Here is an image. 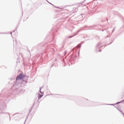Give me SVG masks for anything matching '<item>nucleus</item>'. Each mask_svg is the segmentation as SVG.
Masks as SVG:
<instances>
[{
  "label": "nucleus",
  "mask_w": 124,
  "mask_h": 124,
  "mask_svg": "<svg viewBox=\"0 0 124 124\" xmlns=\"http://www.w3.org/2000/svg\"><path fill=\"white\" fill-rule=\"evenodd\" d=\"M24 78V77L23 76V75L20 74L16 78V80H21Z\"/></svg>",
  "instance_id": "1"
},
{
  "label": "nucleus",
  "mask_w": 124,
  "mask_h": 124,
  "mask_svg": "<svg viewBox=\"0 0 124 124\" xmlns=\"http://www.w3.org/2000/svg\"><path fill=\"white\" fill-rule=\"evenodd\" d=\"M42 96H43V95H41L39 96V99L41 98V97H42Z\"/></svg>",
  "instance_id": "2"
}]
</instances>
